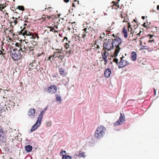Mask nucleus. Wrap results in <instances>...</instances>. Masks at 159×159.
I'll use <instances>...</instances> for the list:
<instances>
[{"label":"nucleus","mask_w":159,"mask_h":159,"mask_svg":"<svg viewBox=\"0 0 159 159\" xmlns=\"http://www.w3.org/2000/svg\"><path fill=\"white\" fill-rule=\"evenodd\" d=\"M142 49L146 50L147 49L148 46H142Z\"/></svg>","instance_id":"nucleus-49"},{"label":"nucleus","mask_w":159,"mask_h":159,"mask_svg":"<svg viewBox=\"0 0 159 159\" xmlns=\"http://www.w3.org/2000/svg\"><path fill=\"white\" fill-rule=\"evenodd\" d=\"M153 89H154V95H156V89H155V88H154Z\"/></svg>","instance_id":"nucleus-57"},{"label":"nucleus","mask_w":159,"mask_h":159,"mask_svg":"<svg viewBox=\"0 0 159 159\" xmlns=\"http://www.w3.org/2000/svg\"><path fill=\"white\" fill-rule=\"evenodd\" d=\"M111 42L114 48H116L114 54V56L116 57L117 56L118 53L120 51V48L119 46L121 44L122 41L120 38L116 36L114 39H111Z\"/></svg>","instance_id":"nucleus-2"},{"label":"nucleus","mask_w":159,"mask_h":159,"mask_svg":"<svg viewBox=\"0 0 159 159\" xmlns=\"http://www.w3.org/2000/svg\"><path fill=\"white\" fill-rule=\"evenodd\" d=\"M54 27L52 28V29L50 30V31L54 32Z\"/></svg>","instance_id":"nucleus-54"},{"label":"nucleus","mask_w":159,"mask_h":159,"mask_svg":"<svg viewBox=\"0 0 159 159\" xmlns=\"http://www.w3.org/2000/svg\"><path fill=\"white\" fill-rule=\"evenodd\" d=\"M15 46L18 48H19V49H20V47H23V46L22 44L20 43H15Z\"/></svg>","instance_id":"nucleus-27"},{"label":"nucleus","mask_w":159,"mask_h":159,"mask_svg":"<svg viewBox=\"0 0 159 159\" xmlns=\"http://www.w3.org/2000/svg\"><path fill=\"white\" fill-rule=\"evenodd\" d=\"M43 111L44 110H43V111H41L39 115V116L37 119V120L40 121L41 122L42 120V118L43 117L44 113Z\"/></svg>","instance_id":"nucleus-21"},{"label":"nucleus","mask_w":159,"mask_h":159,"mask_svg":"<svg viewBox=\"0 0 159 159\" xmlns=\"http://www.w3.org/2000/svg\"><path fill=\"white\" fill-rule=\"evenodd\" d=\"M7 89H4L3 90V91H4V95H5V96H6V94H5V93H6V92H8L9 91V89H7Z\"/></svg>","instance_id":"nucleus-45"},{"label":"nucleus","mask_w":159,"mask_h":159,"mask_svg":"<svg viewBox=\"0 0 159 159\" xmlns=\"http://www.w3.org/2000/svg\"><path fill=\"white\" fill-rule=\"evenodd\" d=\"M17 8L20 10L22 11H24L25 10V8L23 6H19L17 7Z\"/></svg>","instance_id":"nucleus-30"},{"label":"nucleus","mask_w":159,"mask_h":159,"mask_svg":"<svg viewBox=\"0 0 159 159\" xmlns=\"http://www.w3.org/2000/svg\"><path fill=\"white\" fill-rule=\"evenodd\" d=\"M104 52L103 53H102V55L103 58H107V57L108 56L109 53L107 52L106 50H103Z\"/></svg>","instance_id":"nucleus-23"},{"label":"nucleus","mask_w":159,"mask_h":159,"mask_svg":"<svg viewBox=\"0 0 159 159\" xmlns=\"http://www.w3.org/2000/svg\"><path fill=\"white\" fill-rule=\"evenodd\" d=\"M69 45L68 43H65V45L64 47L66 48V50L68 49L69 48Z\"/></svg>","instance_id":"nucleus-37"},{"label":"nucleus","mask_w":159,"mask_h":159,"mask_svg":"<svg viewBox=\"0 0 159 159\" xmlns=\"http://www.w3.org/2000/svg\"><path fill=\"white\" fill-rule=\"evenodd\" d=\"M25 151L29 152H31L32 149V147L30 145H28L25 147Z\"/></svg>","instance_id":"nucleus-22"},{"label":"nucleus","mask_w":159,"mask_h":159,"mask_svg":"<svg viewBox=\"0 0 159 159\" xmlns=\"http://www.w3.org/2000/svg\"><path fill=\"white\" fill-rule=\"evenodd\" d=\"M142 19H143V20H144V19H145V16H142Z\"/></svg>","instance_id":"nucleus-64"},{"label":"nucleus","mask_w":159,"mask_h":159,"mask_svg":"<svg viewBox=\"0 0 159 159\" xmlns=\"http://www.w3.org/2000/svg\"><path fill=\"white\" fill-rule=\"evenodd\" d=\"M139 37V36H138V35L137 34V37L136 39H134V40H136V39H137L138 37Z\"/></svg>","instance_id":"nucleus-62"},{"label":"nucleus","mask_w":159,"mask_h":159,"mask_svg":"<svg viewBox=\"0 0 159 159\" xmlns=\"http://www.w3.org/2000/svg\"><path fill=\"white\" fill-rule=\"evenodd\" d=\"M84 155H85V154H84V152H82L81 151H80V152L79 153L78 155V156L79 157H85Z\"/></svg>","instance_id":"nucleus-28"},{"label":"nucleus","mask_w":159,"mask_h":159,"mask_svg":"<svg viewBox=\"0 0 159 159\" xmlns=\"http://www.w3.org/2000/svg\"><path fill=\"white\" fill-rule=\"evenodd\" d=\"M127 18L125 19V17L124 18V20H123V22H127Z\"/></svg>","instance_id":"nucleus-50"},{"label":"nucleus","mask_w":159,"mask_h":159,"mask_svg":"<svg viewBox=\"0 0 159 159\" xmlns=\"http://www.w3.org/2000/svg\"><path fill=\"white\" fill-rule=\"evenodd\" d=\"M64 56L63 55H58L57 57L59 59H61V60H62L63 58H64Z\"/></svg>","instance_id":"nucleus-39"},{"label":"nucleus","mask_w":159,"mask_h":159,"mask_svg":"<svg viewBox=\"0 0 159 159\" xmlns=\"http://www.w3.org/2000/svg\"><path fill=\"white\" fill-rule=\"evenodd\" d=\"M120 117L119 120L114 124L115 126L120 125L122 124L125 121V116H123L121 113H120Z\"/></svg>","instance_id":"nucleus-10"},{"label":"nucleus","mask_w":159,"mask_h":159,"mask_svg":"<svg viewBox=\"0 0 159 159\" xmlns=\"http://www.w3.org/2000/svg\"><path fill=\"white\" fill-rule=\"evenodd\" d=\"M47 108L46 107L45 108L43 109V110H44V111H43L44 113H45V111L47 110Z\"/></svg>","instance_id":"nucleus-59"},{"label":"nucleus","mask_w":159,"mask_h":159,"mask_svg":"<svg viewBox=\"0 0 159 159\" xmlns=\"http://www.w3.org/2000/svg\"><path fill=\"white\" fill-rule=\"evenodd\" d=\"M122 32L124 34V36L125 38L126 39L128 37L127 31L125 27H124L122 30Z\"/></svg>","instance_id":"nucleus-19"},{"label":"nucleus","mask_w":159,"mask_h":159,"mask_svg":"<svg viewBox=\"0 0 159 159\" xmlns=\"http://www.w3.org/2000/svg\"><path fill=\"white\" fill-rule=\"evenodd\" d=\"M41 123V122L40 121L37 120L36 123L31 127L30 131L32 132L37 129L38 127L40 125Z\"/></svg>","instance_id":"nucleus-12"},{"label":"nucleus","mask_w":159,"mask_h":159,"mask_svg":"<svg viewBox=\"0 0 159 159\" xmlns=\"http://www.w3.org/2000/svg\"><path fill=\"white\" fill-rule=\"evenodd\" d=\"M106 35L104 33H103L100 34V37L101 38H103L104 36Z\"/></svg>","instance_id":"nucleus-47"},{"label":"nucleus","mask_w":159,"mask_h":159,"mask_svg":"<svg viewBox=\"0 0 159 159\" xmlns=\"http://www.w3.org/2000/svg\"><path fill=\"white\" fill-rule=\"evenodd\" d=\"M118 7H119L117 6V4L115 3L113 5L112 8L117 9Z\"/></svg>","instance_id":"nucleus-36"},{"label":"nucleus","mask_w":159,"mask_h":159,"mask_svg":"<svg viewBox=\"0 0 159 159\" xmlns=\"http://www.w3.org/2000/svg\"><path fill=\"white\" fill-rule=\"evenodd\" d=\"M57 91V88L56 85H51L47 88V92L50 94H53L56 93Z\"/></svg>","instance_id":"nucleus-9"},{"label":"nucleus","mask_w":159,"mask_h":159,"mask_svg":"<svg viewBox=\"0 0 159 159\" xmlns=\"http://www.w3.org/2000/svg\"><path fill=\"white\" fill-rule=\"evenodd\" d=\"M36 62V61L35 60H33L32 61V62L30 64V66L31 67H33L34 66V64L35 63V62Z\"/></svg>","instance_id":"nucleus-35"},{"label":"nucleus","mask_w":159,"mask_h":159,"mask_svg":"<svg viewBox=\"0 0 159 159\" xmlns=\"http://www.w3.org/2000/svg\"><path fill=\"white\" fill-rule=\"evenodd\" d=\"M51 9H52L51 7H48L47 8H45L44 9L45 10L47 9V10H49V12H50L51 11Z\"/></svg>","instance_id":"nucleus-48"},{"label":"nucleus","mask_w":159,"mask_h":159,"mask_svg":"<svg viewBox=\"0 0 159 159\" xmlns=\"http://www.w3.org/2000/svg\"><path fill=\"white\" fill-rule=\"evenodd\" d=\"M1 44L0 45L1 48L2 47H3V45L4 44V43L3 42L1 41Z\"/></svg>","instance_id":"nucleus-53"},{"label":"nucleus","mask_w":159,"mask_h":159,"mask_svg":"<svg viewBox=\"0 0 159 159\" xmlns=\"http://www.w3.org/2000/svg\"><path fill=\"white\" fill-rule=\"evenodd\" d=\"M55 97L57 101H59L60 102L62 101L61 96L60 95H58V94H57L55 95Z\"/></svg>","instance_id":"nucleus-25"},{"label":"nucleus","mask_w":159,"mask_h":159,"mask_svg":"<svg viewBox=\"0 0 159 159\" xmlns=\"http://www.w3.org/2000/svg\"><path fill=\"white\" fill-rule=\"evenodd\" d=\"M114 48L111 39H108L107 42L103 43V50L105 49L108 51H110L113 49Z\"/></svg>","instance_id":"nucleus-6"},{"label":"nucleus","mask_w":159,"mask_h":159,"mask_svg":"<svg viewBox=\"0 0 159 159\" xmlns=\"http://www.w3.org/2000/svg\"><path fill=\"white\" fill-rule=\"evenodd\" d=\"M72 52L71 49L70 48H68V49L66 50V54H70Z\"/></svg>","instance_id":"nucleus-29"},{"label":"nucleus","mask_w":159,"mask_h":159,"mask_svg":"<svg viewBox=\"0 0 159 159\" xmlns=\"http://www.w3.org/2000/svg\"><path fill=\"white\" fill-rule=\"evenodd\" d=\"M10 29H11L10 30H9V29L8 28H4V31H9L8 34H10V33H11V34H12L13 35H14V34L13 33V32H14V30H13V29H12V28H10Z\"/></svg>","instance_id":"nucleus-24"},{"label":"nucleus","mask_w":159,"mask_h":159,"mask_svg":"<svg viewBox=\"0 0 159 159\" xmlns=\"http://www.w3.org/2000/svg\"><path fill=\"white\" fill-rule=\"evenodd\" d=\"M83 31H84V32L83 33V34H82V36L81 38L84 39H85V37L89 35L92 36V34L94 33L95 32V30L93 27H89L88 28H84Z\"/></svg>","instance_id":"nucleus-5"},{"label":"nucleus","mask_w":159,"mask_h":159,"mask_svg":"<svg viewBox=\"0 0 159 159\" xmlns=\"http://www.w3.org/2000/svg\"><path fill=\"white\" fill-rule=\"evenodd\" d=\"M157 10H158L159 9V5H158L157 6Z\"/></svg>","instance_id":"nucleus-63"},{"label":"nucleus","mask_w":159,"mask_h":159,"mask_svg":"<svg viewBox=\"0 0 159 159\" xmlns=\"http://www.w3.org/2000/svg\"><path fill=\"white\" fill-rule=\"evenodd\" d=\"M120 60L118 64V66L119 68L124 67L129 64V61H127L123 56L120 57Z\"/></svg>","instance_id":"nucleus-7"},{"label":"nucleus","mask_w":159,"mask_h":159,"mask_svg":"<svg viewBox=\"0 0 159 159\" xmlns=\"http://www.w3.org/2000/svg\"><path fill=\"white\" fill-rule=\"evenodd\" d=\"M64 1L66 2H69V0H64Z\"/></svg>","instance_id":"nucleus-60"},{"label":"nucleus","mask_w":159,"mask_h":159,"mask_svg":"<svg viewBox=\"0 0 159 159\" xmlns=\"http://www.w3.org/2000/svg\"><path fill=\"white\" fill-rule=\"evenodd\" d=\"M23 47H20V49H19V50H21L22 52H25V50L26 49V48H25L24 46L23 48Z\"/></svg>","instance_id":"nucleus-34"},{"label":"nucleus","mask_w":159,"mask_h":159,"mask_svg":"<svg viewBox=\"0 0 159 159\" xmlns=\"http://www.w3.org/2000/svg\"><path fill=\"white\" fill-rule=\"evenodd\" d=\"M20 33L21 35L23 36H29L30 39H34L36 38H37L38 39H39V37L37 34H35V36H34L32 33L30 32L27 31L26 28L24 27L22 29Z\"/></svg>","instance_id":"nucleus-4"},{"label":"nucleus","mask_w":159,"mask_h":159,"mask_svg":"<svg viewBox=\"0 0 159 159\" xmlns=\"http://www.w3.org/2000/svg\"><path fill=\"white\" fill-rule=\"evenodd\" d=\"M153 37V35L150 34H148L147 36L145 37H142L140 38V45H142V42H144V44L146 45V41H147L149 37V39L148 40V45L150 46V47H148L147 50L149 52H151L153 50L154 48H155L156 47V43L154 42V40L153 39H151Z\"/></svg>","instance_id":"nucleus-1"},{"label":"nucleus","mask_w":159,"mask_h":159,"mask_svg":"<svg viewBox=\"0 0 159 159\" xmlns=\"http://www.w3.org/2000/svg\"><path fill=\"white\" fill-rule=\"evenodd\" d=\"M113 61L116 63V64L118 65V64L119 62L118 61V59H117L115 58L113 59Z\"/></svg>","instance_id":"nucleus-40"},{"label":"nucleus","mask_w":159,"mask_h":159,"mask_svg":"<svg viewBox=\"0 0 159 159\" xmlns=\"http://www.w3.org/2000/svg\"><path fill=\"white\" fill-rule=\"evenodd\" d=\"M111 74V70L110 68L107 69L104 71V76L105 77L108 78Z\"/></svg>","instance_id":"nucleus-16"},{"label":"nucleus","mask_w":159,"mask_h":159,"mask_svg":"<svg viewBox=\"0 0 159 159\" xmlns=\"http://www.w3.org/2000/svg\"><path fill=\"white\" fill-rule=\"evenodd\" d=\"M6 6L5 5H2V6L1 7L2 9H3L5 8V7H6Z\"/></svg>","instance_id":"nucleus-51"},{"label":"nucleus","mask_w":159,"mask_h":159,"mask_svg":"<svg viewBox=\"0 0 159 159\" xmlns=\"http://www.w3.org/2000/svg\"><path fill=\"white\" fill-rule=\"evenodd\" d=\"M51 17L50 16H48L47 15H43L42 17V18L44 20H46V19L48 20H49L51 19Z\"/></svg>","instance_id":"nucleus-26"},{"label":"nucleus","mask_w":159,"mask_h":159,"mask_svg":"<svg viewBox=\"0 0 159 159\" xmlns=\"http://www.w3.org/2000/svg\"><path fill=\"white\" fill-rule=\"evenodd\" d=\"M96 45L97 46V47H96V48L97 49H99L100 48V47L98 45H97V44H96Z\"/></svg>","instance_id":"nucleus-58"},{"label":"nucleus","mask_w":159,"mask_h":159,"mask_svg":"<svg viewBox=\"0 0 159 159\" xmlns=\"http://www.w3.org/2000/svg\"><path fill=\"white\" fill-rule=\"evenodd\" d=\"M43 111L44 110H43V111H41L39 115V116L37 119V120L40 121L41 122L42 120V118L43 117L44 113Z\"/></svg>","instance_id":"nucleus-20"},{"label":"nucleus","mask_w":159,"mask_h":159,"mask_svg":"<svg viewBox=\"0 0 159 159\" xmlns=\"http://www.w3.org/2000/svg\"><path fill=\"white\" fill-rule=\"evenodd\" d=\"M10 53L11 54V56L13 60L16 61L20 58V55L19 54H18L16 53L14 50L13 52H12V51H10Z\"/></svg>","instance_id":"nucleus-11"},{"label":"nucleus","mask_w":159,"mask_h":159,"mask_svg":"<svg viewBox=\"0 0 159 159\" xmlns=\"http://www.w3.org/2000/svg\"><path fill=\"white\" fill-rule=\"evenodd\" d=\"M106 128L103 125H100L97 128L94 134V137L97 139H100L103 137L105 134Z\"/></svg>","instance_id":"nucleus-3"},{"label":"nucleus","mask_w":159,"mask_h":159,"mask_svg":"<svg viewBox=\"0 0 159 159\" xmlns=\"http://www.w3.org/2000/svg\"><path fill=\"white\" fill-rule=\"evenodd\" d=\"M66 153V151L65 150H62L60 152V154L61 155H62L63 156L65 155L64 154Z\"/></svg>","instance_id":"nucleus-43"},{"label":"nucleus","mask_w":159,"mask_h":159,"mask_svg":"<svg viewBox=\"0 0 159 159\" xmlns=\"http://www.w3.org/2000/svg\"><path fill=\"white\" fill-rule=\"evenodd\" d=\"M19 17H18V18H17L13 16L10 18L9 21L10 24V28H14V26L16 25L18 21H19Z\"/></svg>","instance_id":"nucleus-8"},{"label":"nucleus","mask_w":159,"mask_h":159,"mask_svg":"<svg viewBox=\"0 0 159 159\" xmlns=\"http://www.w3.org/2000/svg\"><path fill=\"white\" fill-rule=\"evenodd\" d=\"M128 30L129 31H131L132 30V28L131 27V25H130L129 23H128Z\"/></svg>","instance_id":"nucleus-38"},{"label":"nucleus","mask_w":159,"mask_h":159,"mask_svg":"<svg viewBox=\"0 0 159 159\" xmlns=\"http://www.w3.org/2000/svg\"><path fill=\"white\" fill-rule=\"evenodd\" d=\"M103 59L104 61V64L105 65H106L107 63V58H103Z\"/></svg>","instance_id":"nucleus-44"},{"label":"nucleus","mask_w":159,"mask_h":159,"mask_svg":"<svg viewBox=\"0 0 159 159\" xmlns=\"http://www.w3.org/2000/svg\"><path fill=\"white\" fill-rule=\"evenodd\" d=\"M59 70L61 75L63 76H65L66 75L67 73L62 68H59Z\"/></svg>","instance_id":"nucleus-18"},{"label":"nucleus","mask_w":159,"mask_h":159,"mask_svg":"<svg viewBox=\"0 0 159 159\" xmlns=\"http://www.w3.org/2000/svg\"><path fill=\"white\" fill-rule=\"evenodd\" d=\"M146 24L145 23H144V24L143 25V26L144 27H146Z\"/></svg>","instance_id":"nucleus-61"},{"label":"nucleus","mask_w":159,"mask_h":159,"mask_svg":"<svg viewBox=\"0 0 159 159\" xmlns=\"http://www.w3.org/2000/svg\"><path fill=\"white\" fill-rule=\"evenodd\" d=\"M71 157L68 155H64L62 157V159H70Z\"/></svg>","instance_id":"nucleus-32"},{"label":"nucleus","mask_w":159,"mask_h":159,"mask_svg":"<svg viewBox=\"0 0 159 159\" xmlns=\"http://www.w3.org/2000/svg\"><path fill=\"white\" fill-rule=\"evenodd\" d=\"M106 35H108V36H113L114 37H115L116 36H115V35H114V34H111V33H107L106 34Z\"/></svg>","instance_id":"nucleus-42"},{"label":"nucleus","mask_w":159,"mask_h":159,"mask_svg":"<svg viewBox=\"0 0 159 159\" xmlns=\"http://www.w3.org/2000/svg\"><path fill=\"white\" fill-rule=\"evenodd\" d=\"M52 57H53L54 58H56L57 57L58 55H57V54L55 53V52H53V55H51Z\"/></svg>","instance_id":"nucleus-41"},{"label":"nucleus","mask_w":159,"mask_h":159,"mask_svg":"<svg viewBox=\"0 0 159 159\" xmlns=\"http://www.w3.org/2000/svg\"><path fill=\"white\" fill-rule=\"evenodd\" d=\"M33 48H34L31 46L26 47L25 53H27L30 55H33L34 53Z\"/></svg>","instance_id":"nucleus-13"},{"label":"nucleus","mask_w":159,"mask_h":159,"mask_svg":"<svg viewBox=\"0 0 159 159\" xmlns=\"http://www.w3.org/2000/svg\"><path fill=\"white\" fill-rule=\"evenodd\" d=\"M56 54H61L62 53V52H61V51H60L59 49H55V51L54 52Z\"/></svg>","instance_id":"nucleus-33"},{"label":"nucleus","mask_w":159,"mask_h":159,"mask_svg":"<svg viewBox=\"0 0 159 159\" xmlns=\"http://www.w3.org/2000/svg\"><path fill=\"white\" fill-rule=\"evenodd\" d=\"M1 49H0V51H2L6 53V51L5 50V49L3 48V47H2L1 48Z\"/></svg>","instance_id":"nucleus-46"},{"label":"nucleus","mask_w":159,"mask_h":159,"mask_svg":"<svg viewBox=\"0 0 159 159\" xmlns=\"http://www.w3.org/2000/svg\"><path fill=\"white\" fill-rule=\"evenodd\" d=\"M6 54V53L0 51V55H1V58H4L5 57V55Z\"/></svg>","instance_id":"nucleus-31"},{"label":"nucleus","mask_w":159,"mask_h":159,"mask_svg":"<svg viewBox=\"0 0 159 159\" xmlns=\"http://www.w3.org/2000/svg\"><path fill=\"white\" fill-rule=\"evenodd\" d=\"M52 57L51 56H50L49 57H48L47 59V60L49 61L50 60L51 58Z\"/></svg>","instance_id":"nucleus-52"},{"label":"nucleus","mask_w":159,"mask_h":159,"mask_svg":"<svg viewBox=\"0 0 159 159\" xmlns=\"http://www.w3.org/2000/svg\"><path fill=\"white\" fill-rule=\"evenodd\" d=\"M137 54L136 52H133L131 54V59L133 61H135L136 60Z\"/></svg>","instance_id":"nucleus-17"},{"label":"nucleus","mask_w":159,"mask_h":159,"mask_svg":"<svg viewBox=\"0 0 159 159\" xmlns=\"http://www.w3.org/2000/svg\"><path fill=\"white\" fill-rule=\"evenodd\" d=\"M120 17H121V18H124L125 17V16H123L122 15V14L121 13L120 14Z\"/></svg>","instance_id":"nucleus-56"},{"label":"nucleus","mask_w":159,"mask_h":159,"mask_svg":"<svg viewBox=\"0 0 159 159\" xmlns=\"http://www.w3.org/2000/svg\"><path fill=\"white\" fill-rule=\"evenodd\" d=\"M35 110L34 108L30 109L29 111L28 115L29 116H30L32 118L35 116Z\"/></svg>","instance_id":"nucleus-15"},{"label":"nucleus","mask_w":159,"mask_h":159,"mask_svg":"<svg viewBox=\"0 0 159 159\" xmlns=\"http://www.w3.org/2000/svg\"><path fill=\"white\" fill-rule=\"evenodd\" d=\"M6 107L5 101H4V102H2L0 103V113L4 111Z\"/></svg>","instance_id":"nucleus-14"},{"label":"nucleus","mask_w":159,"mask_h":159,"mask_svg":"<svg viewBox=\"0 0 159 159\" xmlns=\"http://www.w3.org/2000/svg\"><path fill=\"white\" fill-rule=\"evenodd\" d=\"M141 32V30L137 34L138 36H139V37H140V33Z\"/></svg>","instance_id":"nucleus-55"}]
</instances>
